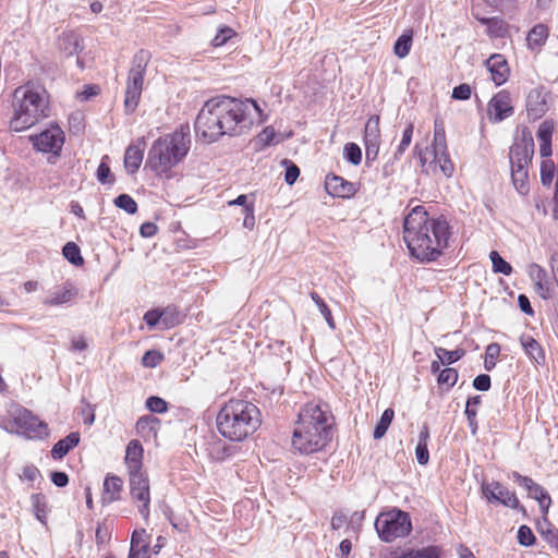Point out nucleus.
Listing matches in <instances>:
<instances>
[{
	"instance_id": "obj_60",
	"label": "nucleus",
	"mask_w": 558,
	"mask_h": 558,
	"mask_svg": "<svg viewBox=\"0 0 558 558\" xmlns=\"http://www.w3.org/2000/svg\"><path fill=\"white\" fill-rule=\"evenodd\" d=\"M554 126L549 121H544L537 130V138L539 142H551Z\"/></svg>"
},
{
	"instance_id": "obj_23",
	"label": "nucleus",
	"mask_w": 558,
	"mask_h": 558,
	"mask_svg": "<svg viewBox=\"0 0 558 558\" xmlns=\"http://www.w3.org/2000/svg\"><path fill=\"white\" fill-rule=\"evenodd\" d=\"M520 344L529 359L537 365H544L546 362L545 351L541 343L532 336L522 335L520 337Z\"/></svg>"
},
{
	"instance_id": "obj_29",
	"label": "nucleus",
	"mask_w": 558,
	"mask_h": 558,
	"mask_svg": "<svg viewBox=\"0 0 558 558\" xmlns=\"http://www.w3.org/2000/svg\"><path fill=\"white\" fill-rule=\"evenodd\" d=\"M235 452V447L226 444L221 439H217L209 444L208 453L210 458L215 461H223L230 457H232Z\"/></svg>"
},
{
	"instance_id": "obj_12",
	"label": "nucleus",
	"mask_w": 558,
	"mask_h": 558,
	"mask_svg": "<svg viewBox=\"0 0 558 558\" xmlns=\"http://www.w3.org/2000/svg\"><path fill=\"white\" fill-rule=\"evenodd\" d=\"M78 295V290L73 282L66 280L61 286H57L48 291L41 303L49 307H68L74 303Z\"/></svg>"
},
{
	"instance_id": "obj_1",
	"label": "nucleus",
	"mask_w": 558,
	"mask_h": 558,
	"mask_svg": "<svg viewBox=\"0 0 558 558\" xmlns=\"http://www.w3.org/2000/svg\"><path fill=\"white\" fill-rule=\"evenodd\" d=\"M253 113L258 116L259 122L265 121L262 108L252 98L213 97L205 101L195 119V133L207 143H215L223 135L239 136L253 125Z\"/></svg>"
},
{
	"instance_id": "obj_56",
	"label": "nucleus",
	"mask_w": 558,
	"mask_h": 558,
	"mask_svg": "<svg viewBox=\"0 0 558 558\" xmlns=\"http://www.w3.org/2000/svg\"><path fill=\"white\" fill-rule=\"evenodd\" d=\"M282 165L284 166V181L288 185H293L299 175H300V168L291 160L283 159Z\"/></svg>"
},
{
	"instance_id": "obj_45",
	"label": "nucleus",
	"mask_w": 558,
	"mask_h": 558,
	"mask_svg": "<svg viewBox=\"0 0 558 558\" xmlns=\"http://www.w3.org/2000/svg\"><path fill=\"white\" fill-rule=\"evenodd\" d=\"M344 159L353 166H357L362 161V150L355 143H347L343 148Z\"/></svg>"
},
{
	"instance_id": "obj_59",
	"label": "nucleus",
	"mask_w": 558,
	"mask_h": 558,
	"mask_svg": "<svg viewBox=\"0 0 558 558\" xmlns=\"http://www.w3.org/2000/svg\"><path fill=\"white\" fill-rule=\"evenodd\" d=\"M472 95V88L469 84L462 83L453 87L451 97L456 100H468Z\"/></svg>"
},
{
	"instance_id": "obj_38",
	"label": "nucleus",
	"mask_w": 558,
	"mask_h": 558,
	"mask_svg": "<svg viewBox=\"0 0 558 558\" xmlns=\"http://www.w3.org/2000/svg\"><path fill=\"white\" fill-rule=\"evenodd\" d=\"M109 156L105 155L96 171V178L99 183L101 184H112L114 183V175L111 172V169L109 167Z\"/></svg>"
},
{
	"instance_id": "obj_47",
	"label": "nucleus",
	"mask_w": 558,
	"mask_h": 558,
	"mask_svg": "<svg viewBox=\"0 0 558 558\" xmlns=\"http://www.w3.org/2000/svg\"><path fill=\"white\" fill-rule=\"evenodd\" d=\"M512 184L521 195H526L530 191L529 172H511Z\"/></svg>"
},
{
	"instance_id": "obj_51",
	"label": "nucleus",
	"mask_w": 558,
	"mask_h": 558,
	"mask_svg": "<svg viewBox=\"0 0 558 558\" xmlns=\"http://www.w3.org/2000/svg\"><path fill=\"white\" fill-rule=\"evenodd\" d=\"M555 177V163L553 160H543L541 163V182L544 186H550Z\"/></svg>"
},
{
	"instance_id": "obj_16",
	"label": "nucleus",
	"mask_w": 558,
	"mask_h": 558,
	"mask_svg": "<svg viewBox=\"0 0 558 558\" xmlns=\"http://www.w3.org/2000/svg\"><path fill=\"white\" fill-rule=\"evenodd\" d=\"M485 64L496 86H500L508 81L510 75V68L504 54H492L486 60Z\"/></svg>"
},
{
	"instance_id": "obj_62",
	"label": "nucleus",
	"mask_w": 558,
	"mask_h": 558,
	"mask_svg": "<svg viewBox=\"0 0 558 558\" xmlns=\"http://www.w3.org/2000/svg\"><path fill=\"white\" fill-rule=\"evenodd\" d=\"M20 477L28 482H34L41 477V473L36 465L27 464L23 468L22 475Z\"/></svg>"
},
{
	"instance_id": "obj_55",
	"label": "nucleus",
	"mask_w": 558,
	"mask_h": 558,
	"mask_svg": "<svg viewBox=\"0 0 558 558\" xmlns=\"http://www.w3.org/2000/svg\"><path fill=\"white\" fill-rule=\"evenodd\" d=\"M149 329H156L158 326L162 327V313L161 308L156 307L148 310L143 317Z\"/></svg>"
},
{
	"instance_id": "obj_33",
	"label": "nucleus",
	"mask_w": 558,
	"mask_h": 558,
	"mask_svg": "<svg viewBox=\"0 0 558 558\" xmlns=\"http://www.w3.org/2000/svg\"><path fill=\"white\" fill-rule=\"evenodd\" d=\"M159 418L154 415H143L136 422V430L142 435L157 434V429L159 426Z\"/></svg>"
},
{
	"instance_id": "obj_21",
	"label": "nucleus",
	"mask_w": 558,
	"mask_h": 558,
	"mask_svg": "<svg viewBox=\"0 0 558 558\" xmlns=\"http://www.w3.org/2000/svg\"><path fill=\"white\" fill-rule=\"evenodd\" d=\"M123 481L114 474H107L104 481L102 505H109L121 499Z\"/></svg>"
},
{
	"instance_id": "obj_24",
	"label": "nucleus",
	"mask_w": 558,
	"mask_h": 558,
	"mask_svg": "<svg viewBox=\"0 0 558 558\" xmlns=\"http://www.w3.org/2000/svg\"><path fill=\"white\" fill-rule=\"evenodd\" d=\"M526 109L534 118H541L547 111L546 96L542 88H534L529 93Z\"/></svg>"
},
{
	"instance_id": "obj_11",
	"label": "nucleus",
	"mask_w": 558,
	"mask_h": 558,
	"mask_svg": "<svg viewBox=\"0 0 558 558\" xmlns=\"http://www.w3.org/2000/svg\"><path fill=\"white\" fill-rule=\"evenodd\" d=\"M64 140V132L57 123H51L48 129L31 137L33 146L36 150L41 153H49L53 157L60 156Z\"/></svg>"
},
{
	"instance_id": "obj_48",
	"label": "nucleus",
	"mask_w": 558,
	"mask_h": 558,
	"mask_svg": "<svg viewBox=\"0 0 558 558\" xmlns=\"http://www.w3.org/2000/svg\"><path fill=\"white\" fill-rule=\"evenodd\" d=\"M277 133L275 129L269 125L262 130V132L256 137V143L260 145V148H265L271 145L279 143L276 141Z\"/></svg>"
},
{
	"instance_id": "obj_41",
	"label": "nucleus",
	"mask_w": 558,
	"mask_h": 558,
	"mask_svg": "<svg viewBox=\"0 0 558 558\" xmlns=\"http://www.w3.org/2000/svg\"><path fill=\"white\" fill-rule=\"evenodd\" d=\"M489 258L495 274H502L505 276L511 275L512 266L505 260L497 251H492L489 253Z\"/></svg>"
},
{
	"instance_id": "obj_54",
	"label": "nucleus",
	"mask_w": 558,
	"mask_h": 558,
	"mask_svg": "<svg viewBox=\"0 0 558 558\" xmlns=\"http://www.w3.org/2000/svg\"><path fill=\"white\" fill-rule=\"evenodd\" d=\"M500 354V345L496 342L490 343L486 347L484 367L490 372L495 368V359Z\"/></svg>"
},
{
	"instance_id": "obj_4",
	"label": "nucleus",
	"mask_w": 558,
	"mask_h": 558,
	"mask_svg": "<svg viewBox=\"0 0 558 558\" xmlns=\"http://www.w3.org/2000/svg\"><path fill=\"white\" fill-rule=\"evenodd\" d=\"M191 146L190 125L181 124L174 132L159 136L148 150L145 167L156 175L168 177L172 168L186 157Z\"/></svg>"
},
{
	"instance_id": "obj_13",
	"label": "nucleus",
	"mask_w": 558,
	"mask_h": 558,
	"mask_svg": "<svg viewBox=\"0 0 558 558\" xmlns=\"http://www.w3.org/2000/svg\"><path fill=\"white\" fill-rule=\"evenodd\" d=\"M534 156V140L525 128L517 136L509 149V160L532 161Z\"/></svg>"
},
{
	"instance_id": "obj_46",
	"label": "nucleus",
	"mask_w": 558,
	"mask_h": 558,
	"mask_svg": "<svg viewBox=\"0 0 558 558\" xmlns=\"http://www.w3.org/2000/svg\"><path fill=\"white\" fill-rule=\"evenodd\" d=\"M413 124L412 123H409L403 132H402V138H401V142L400 144L398 145L395 154H393V159L395 160H398L400 159V157L404 154V151L407 150V148L409 147V145L411 144V141H412V136H413Z\"/></svg>"
},
{
	"instance_id": "obj_14",
	"label": "nucleus",
	"mask_w": 558,
	"mask_h": 558,
	"mask_svg": "<svg viewBox=\"0 0 558 558\" xmlns=\"http://www.w3.org/2000/svg\"><path fill=\"white\" fill-rule=\"evenodd\" d=\"M513 111L510 93L507 90L498 92L488 104L489 119L493 122H501L512 116Z\"/></svg>"
},
{
	"instance_id": "obj_44",
	"label": "nucleus",
	"mask_w": 558,
	"mask_h": 558,
	"mask_svg": "<svg viewBox=\"0 0 558 558\" xmlns=\"http://www.w3.org/2000/svg\"><path fill=\"white\" fill-rule=\"evenodd\" d=\"M459 378V373L456 368L452 367H446L440 371V373L437 376V383L438 385H446L447 390L452 388L457 380Z\"/></svg>"
},
{
	"instance_id": "obj_5",
	"label": "nucleus",
	"mask_w": 558,
	"mask_h": 558,
	"mask_svg": "<svg viewBox=\"0 0 558 558\" xmlns=\"http://www.w3.org/2000/svg\"><path fill=\"white\" fill-rule=\"evenodd\" d=\"M259 409L251 401L231 399L220 409L216 417L218 432L231 441H242L260 426Z\"/></svg>"
},
{
	"instance_id": "obj_53",
	"label": "nucleus",
	"mask_w": 558,
	"mask_h": 558,
	"mask_svg": "<svg viewBox=\"0 0 558 558\" xmlns=\"http://www.w3.org/2000/svg\"><path fill=\"white\" fill-rule=\"evenodd\" d=\"M517 538L518 543L524 547H531L536 543V537L533 531L531 530L530 526L524 524L518 529Z\"/></svg>"
},
{
	"instance_id": "obj_10",
	"label": "nucleus",
	"mask_w": 558,
	"mask_h": 558,
	"mask_svg": "<svg viewBox=\"0 0 558 558\" xmlns=\"http://www.w3.org/2000/svg\"><path fill=\"white\" fill-rule=\"evenodd\" d=\"M481 490L487 502L502 505L505 507L519 510L524 515H526V509L520 504L515 494L509 492V489L500 482H483L481 485Z\"/></svg>"
},
{
	"instance_id": "obj_9",
	"label": "nucleus",
	"mask_w": 558,
	"mask_h": 558,
	"mask_svg": "<svg viewBox=\"0 0 558 558\" xmlns=\"http://www.w3.org/2000/svg\"><path fill=\"white\" fill-rule=\"evenodd\" d=\"M12 421L19 433L29 439H43L48 436V425L26 408H17L12 414Z\"/></svg>"
},
{
	"instance_id": "obj_26",
	"label": "nucleus",
	"mask_w": 558,
	"mask_h": 558,
	"mask_svg": "<svg viewBox=\"0 0 558 558\" xmlns=\"http://www.w3.org/2000/svg\"><path fill=\"white\" fill-rule=\"evenodd\" d=\"M475 19L486 25V34L490 38H505L508 34V24L500 16L485 17L475 15Z\"/></svg>"
},
{
	"instance_id": "obj_19",
	"label": "nucleus",
	"mask_w": 558,
	"mask_h": 558,
	"mask_svg": "<svg viewBox=\"0 0 558 558\" xmlns=\"http://www.w3.org/2000/svg\"><path fill=\"white\" fill-rule=\"evenodd\" d=\"M444 549L438 545H427L420 548H407L399 551H392L385 558H442Z\"/></svg>"
},
{
	"instance_id": "obj_37",
	"label": "nucleus",
	"mask_w": 558,
	"mask_h": 558,
	"mask_svg": "<svg viewBox=\"0 0 558 558\" xmlns=\"http://www.w3.org/2000/svg\"><path fill=\"white\" fill-rule=\"evenodd\" d=\"M62 255L70 264L74 266H82L84 264L81 248L74 242H68L63 245Z\"/></svg>"
},
{
	"instance_id": "obj_8",
	"label": "nucleus",
	"mask_w": 558,
	"mask_h": 558,
	"mask_svg": "<svg viewBox=\"0 0 558 558\" xmlns=\"http://www.w3.org/2000/svg\"><path fill=\"white\" fill-rule=\"evenodd\" d=\"M150 57L149 51L141 49L132 59L124 95V111L126 114H132L140 104L144 77Z\"/></svg>"
},
{
	"instance_id": "obj_25",
	"label": "nucleus",
	"mask_w": 558,
	"mask_h": 558,
	"mask_svg": "<svg viewBox=\"0 0 558 558\" xmlns=\"http://www.w3.org/2000/svg\"><path fill=\"white\" fill-rule=\"evenodd\" d=\"M81 440L78 432H71L64 438L58 440L51 449V457L54 460L63 459Z\"/></svg>"
},
{
	"instance_id": "obj_6",
	"label": "nucleus",
	"mask_w": 558,
	"mask_h": 558,
	"mask_svg": "<svg viewBox=\"0 0 558 558\" xmlns=\"http://www.w3.org/2000/svg\"><path fill=\"white\" fill-rule=\"evenodd\" d=\"M13 106L14 116L10 121V129L17 133L35 125L50 112L47 90L31 84L14 90Z\"/></svg>"
},
{
	"instance_id": "obj_31",
	"label": "nucleus",
	"mask_w": 558,
	"mask_h": 558,
	"mask_svg": "<svg viewBox=\"0 0 558 558\" xmlns=\"http://www.w3.org/2000/svg\"><path fill=\"white\" fill-rule=\"evenodd\" d=\"M413 43V31H405L402 35H400L393 44V52L398 58H405L412 47Z\"/></svg>"
},
{
	"instance_id": "obj_3",
	"label": "nucleus",
	"mask_w": 558,
	"mask_h": 558,
	"mask_svg": "<svg viewBox=\"0 0 558 558\" xmlns=\"http://www.w3.org/2000/svg\"><path fill=\"white\" fill-rule=\"evenodd\" d=\"M333 416L325 404L307 402L298 415L292 434V448L300 454L322 451L332 439Z\"/></svg>"
},
{
	"instance_id": "obj_36",
	"label": "nucleus",
	"mask_w": 558,
	"mask_h": 558,
	"mask_svg": "<svg viewBox=\"0 0 558 558\" xmlns=\"http://www.w3.org/2000/svg\"><path fill=\"white\" fill-rule=\"evenodd\" d=\"M481 402H482V397L477 395V396L469 397L466 399V403H465L464 414L466 416L469 427L473 435H475L477 432V421H476L477 410H471V405H480Z\"/></svg>"
},
{
	"instance_id": "obj_2",
	"label": "nucleus",
	"mask_w": 558,
	"mask_h": 558,
	"mask_svg": "<svg viewBox=\"0 0 558 558\" xmlns=\"http://www.w3.org/2000/svg\"><path fill=\"white\" fill-rule=\"evenodd\" d=\"M450 227L442 217L430 218L426 208L417 205L403 220V240L410 255L421 263L437 260L449 245Z\"/></svg>"
},
{
	"instance_id": "obj_40",
	"label": "nucleus",
	"mask_w": 558,
	"mask_h": 558,
	"mask_svg": "<svg viewBox=\"0 0 558 558\" xmlns=\"http://www.w3.org/2000/svg\"><path fill=\"white\" fill-rule=\"evenodd\" d=\"M148 537L149 536L144 529L135 530L131 536L130 548H134L137 551H143L144 555L148 554V547H149Z\"/></svg>"
},
{
	"instance_id": "obj_57",
	"label": "nucleus",
	"mask_w": 558,
	"mask_h": 558,
	"mask_svg": "<svg viewBox=\"0 0 558 558\" xmlns=\"http://www.w3.org/2000/svg\"><path fill=\"white\" fill-rule=\"evenodd\" d=\"M162 360H163L162 353H160L157 350H148L144 353V355L142 357V364L145 367L153 368V367H156L157 365H159Z\"/></svg>"
},
{
	"instance_id": "obj_28",
	"label": "nucleus",
	"mask_w": 558,
	"mask_h": 558,
	"mask_svg": "<svg viewBox=\"0 0 558 558\" xmlns=\"http://www.w3.org/2000/svg\"><path fill=\"white\" fill-rule=\"evenodd\" d=\"M144 151L138 145H130L124 154V168L130 174H134L141 167Z\"/></svg>"
},
{
	"instance_id": "obj_39",
	"label": "nucleus",
	"mask_w": 558,
	"mask_h": 558,
	"mask_svg": "<svg viewBox=\"0 0 558 558\" xmlns=\"http://www.w3.org/2000/svg\"><path fill=\"white\" fill-rule=\"evenodd\" d=\"M364 142H380L379 117L372 116L366 124L364 131Z\"/></svg>"
},
{
	"instance_id": "obj_18",
	"label": "nucleus",
	"mask_w": 558,
	"mask_h": 558,
	"mask_svg": "<svg viewBox=\"0 0 558 558\" xmlns=\"http://www.w3.org/2000/svg\"><path fill=\"white\" fill-rule=\"evenodd\" d=\"M57 48L65 57L78 54L83 50L82 38L74 31H66L59 35Z\"/></svg>"
},
{
	"instance_id": "obj_52",
	"label": "nucleus",
	"mask_w": 558,
	"mask_h": 558,
	"mask_svg": "<svg viewBox=\"0 0 558 558\" xmlns=\"http://www.w3.org/2000/svg\"><path fill=\"white\" fill-rule=\"evenodd\" d=\"M145 407L151 413L162 414L168 411V402L158 396L148 397L145 401Z\"/></svg>"
},
{
	"instance_id": "obj_63",
	"label": "nucleus",
	"mask_w": 558,
	"mask_h": 558,
	"mask_svg": "<svg viewBox=\"0 0 558 558\" xmlns=\"http://www.w3.org/2000/svg\"><path fill=\"white\" fill-rule=\"evenodd\" d=\"M543 538L558 551V529L553 523L547 525L545 536Z\"/></svg>"
},
{
	"instance_id": "obj_17",
	"label": "nucleus",
	"mask_w": 558,
	"mask_h": 558,
	"mask_svg": "<svg viewBox=\"0 0 558 558\" xmlns=\"http://www.w3.org/2000/svg\"><path fill=\"white\" fill-rule=\"evenodd\" d=\"M130 495L133 500L147 499L150 497L149 478L143 472L129 473Z\"/></svg>"
},
{
	"instance_id": "obj_20",
	"label": "nucleus",
	"mask_w": 558,
	"mask_h": 558,
	"mask_svg": "<svg viewBox=\"0 0 558 558\" xmlns=\"http://www.w3.org/2000/svg\"><path fill=\"white\" fill-rule=\"evenodd\" d=\"M509 477H511L520 487L524 488L527 492V496L532 499L538 501V499L549 496L548 492L543 486L534 482L530 476L512 471Z\"/></svg>"
},
{
	"instance_id": "obj_7",
	"label": "nucleus",
	"mask_w": 558,
	"mask_h": 558,
	"mask_svg": "<svg viewBox=\"0 0 558 558\" xmlns=\"http://www.w3.org/2000/svg\"><path fill=\"white\" fill-rule=\"evenodd\" d=\"M374 526L379 539L385 543H392L397 538H404L413 530L410 514L399 508L380 512L375 520Z\"/></svg>"
},
{
	"instance_id": "obj_42",
	"label": "nucleus",
	"mask_w": 558,
	"mask_h": 558,
	"mask_svg": "<svg viewBox=\"0 0 558 558\" xmlns=\"http://www.w3.org/2000/svg\"><path fill=\"white\" fill-rule=\"evenodd\" d=\"M311 299L314 301V303L317 305L320 314L324 316L327 325L331 329H336V323L333 320L332 314L326 302L318 295L317 292L312 291L310 293Z\"/></svg>"
},
{
	"instance_id": "obj_27",
	"label": "nucleus",
	"mask_w": 558,
	"mask_h": 558,
	"mask_svg": "<svg viewBox=\"0 0 558 558\" xmlns=\"http://www.w3.org/2000/svg\"><path fill=\"white\" fill-rule=\"evenodd\" d=\"M549 36L548 27L538 23L534 25L527 33L526 46L530 50H539L545 44Z\"/></svg>"
},
{
	"instance_id": "obj_61",
	"label": "nucleus",
	"mask_w": 558,
	"mask_h": 558,
	"mask_svg": "<svg viewBox=\"0 0 558 558\" xmlns=\"http://www.w3.org/2000/svg\"><path fill=\"white\" fill-rule=\"evenodd\" d=\"M472 385L478 391H488L492 387V378L488 374H480L473 379Z\"/></svg>"
},
{
	"instance_id": "obj_22",
	"label": "nucleus",
	"mask_w": 558,
	"mask_h": 558,
	"mask_svg": "<svg viewBox=\"0 0 558 558\" xmlns=\"http://www.w3.org/2000/svg\"><path fill=\"white\" fill-rule=\"evenodd\" d=\"M143 446L137 439L131 440L125 450V464L128 472H140L143 466Z\"/></svg>"
},
{
	"instance_id": "obj_34",
	"label": "nucleus",
	"mask_w": 558,
	"mask_h": 558,
	"mask_svg": "<svg viewBox=\"0 0 558 558\" xmlns=\"http://www.w3.org/2000/svg\"><path fill=\"white\" fill-rule=\"evenodd\" d=\"M393 417H395V411L391 408L386 409L381 413V416H380L379 421L376 423L375 428L373 430L374 439H380L385 436Z\"/></svg>"
},
{
	"instance_id": "obj_50",
	"label": "nucleus",
	"mask_w": 558,
	"mask_h": 558,
	"mask_svg": "<svg viewBox=\"0 0 558 558\" xmlns=\"http://www.w3.org/2000/svg\"><path fill=\"white\" fill-rule=\"evenodd\" d=\"M433 150H447L445 128L442 123H438L437 121H435Z\"/></svg>"
},
{
	"instance_id": "obj_35",
	"label": "nucleus",
	"mask_w": 558,
	"mask_h": 558,
	"mask_svg": "<svg viewBox=\"0 0 558 558\" xmlns=\"http://www.w3.org/2000/svg\"><path fill=\"white\" fill-rule=\"evenodd\" d=\"M435 354L441 364L451 365L464 356L465 350L458 348L456 350L449 351L445 348L439 347L435 348Z\"/></svg>"
},
{
	"instance_id": "obj_64",
	"label": "nucleus",
	"mask_w": 558,
	"mask_h": 558,
	"mask_svg": "<svg viewBox=\"0 0 558 558\" xmlns=\"http://www.w3.org/2000/svg\"><path fill=\"white\" fill-rule=\"evenodd\" d=\"M50 480L59 488H63L69 484V475L63 471H52L50 473Z\"/></svg>"
},
{
	"instance_id": "obj_58",
	"label": "nucleus",
	"mask_w": 558,
	"mask_h": 558,
	"mask_svg": "<svg viewBox=\"0 0 558 558\" xmlns=\"http://www.w3.org/2000/svg\"><path fill=\"white\" fill-rule=\"evenodd\" d=\"M234 31L229 26H222L218 29L216 36L213 38L211 44L215 47L223 46L232 36Z\"/></svg>"
},
{
	"instance_id": "obj_32",
	"label": "nucleus",
	"mask_w": 558,
	"mask_h": 558,
	"mask_svg": "<svg viewBox=\"0 0 558 558\" xmlns=\"http://www.w3.org/2000/svg\"><path fill=\"white\" fill-rule=\"evenodd\" d=\"M162 313V327L161 330L171 329L182 323L181 314L175 305H168L161 308Z\"/></svg>"
},
{
	"instance_id": "obj_30",
	"label": "nucleus",
	"mask_w": 558,
	"mask_h": 558,
	"mask_svg": "<svg viewBox=\"0 0 558 558\" xmlns=\"http://www.w3.org/2000/svg\"><path fill=\"white\" fill-rule=\"evenodd\" d=\"M31 504L35 518L43 524L47 525V499L41 493H35L31 495Z\"/></svg>"
},
{
	"instance_id": "obj_15",
	"label": "nucleus",
	"mask_w": 558,
	"mask_h": 558,
	"mask_svg": "<svg viewBox=\"0 0 558 558\" xmlns=\"http://www.w3.org/2000/svg\"><path fill=\"white\" fill-rule=\"evenodd\" d=\"M325 190L332 197L350 198L356 193L354 183L335 173H329L325 180Z\"/></svg>"
},
{
	"instance_id": "obj_43",
	"label": "nucleus",
	"mask_w": 558,
	"mask_h": 558,
	"mask_svg": "<svg viewBox=\"0 0 558 558\" xmlns=\"http://www.w3.org/2000/svg\"><path fill=\"white\" fill-rule=\"evenodd\" d=\"M113 204L128 213L129 215H134L137 211V203L129 195V194H120L113 199Z\"/></svg>"
},
{
	"instance_id": "obj_49",
	"label": "nucleus",
	"mask_w": 558,
	"mask_h": 558,
	"mask_svg": "<svg viewBox=\"0 0 558 558\" xmlns=\"http://www.w3.org/2000/svg\"><path fill=\"white\" fill-rule=\"evenodd\" d=\"M434 160L439 163L440 170L446 177H451L453 173V163L451 162L447 150L434 151Z\"/></svg>"
}]
</instances>
